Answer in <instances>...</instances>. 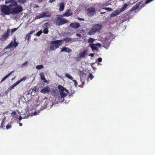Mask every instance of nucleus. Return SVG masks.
Listing matches in <instances>:
<instances>
[{
    "label": "nucleus",
    "instance_id": "1",
    "mask_svg": "<svg viewBox=\"0 0 155 155\" xmlns=\"http://www.w3.org/2000/svg\"><path fill=\"white\" fill-rule=\"evenodd\" d=\"M8 2L11 4L10 6L11 7V14H17L23 11L22 6L20 5H19L16 0H9Z\"/></svg>",
    "mask_w": 155,
    "mask_h": 155
},
{
    "label": "nucleus",
    "instance_id": "2",
    "mask_svg": "<svg viewBox=\"0 0 155 155\" xmlns=\"http://www.w3.org/2000/svg\"><path fill=\"white\" fill-rule=\"evenodd\" d=\"M63 43V40H57L52 41L50 42V45L49 48L50 51H54L56 49L59 48Z\"/></svg>",
    "mask_w": 155,
    "mask_h": 155
},
{
    "label": "nucleus",
    "instance_id": "3",
    "mask_svg": "<svg viewBox=\"0 0 155 155\" xmlns=\"http://www.w3.org/2000/svg\"><path fill=\"white\" fill-rule=\"evenodd\" d=\"M102 27V25L101 24H94L93 25L92 28L89 30L87 34L90 35H94L96 32H99Z\"/></svg>",
    "mask_w": 155,
    "mask_h": 155
},
{
    "label": "nucleus",
    "instance_id": "4",
    "mask_svg": "<svg viewBox=\"0 0 155 155\" xmlns=\"http://www.w3.org/2000/svg\"><path fill=\"white\" fill-rule=\"evenodd\" d=\"M11 3L8 5H2L1 6V12L6 15H8L11 14Z\"/></svg>",
    "mask_w": 155,
    "mask_h": 155
},
{
    "label": "nucleus",
    "instance_id": "5",
    "mask_svg": "<svg viewBox=\"0 0 155 155\" xmlns=\"http://www.w3.org/2000/svg\"><path fill=\"white\" fill-rule=\"evenodd\" d=\"M58 88L59 90V93L61 97L64 98L67 94L64 92L68 93V90L65 88H64L61 85H59L58 86Z\"/></svg>",
    "mask_w": 155,
    "mask_h": 155
},
{
    "label": "nucleus",
    "instance_id": "6",
    "mask_svg": "<svg viewBox=\"0 0 155 155\" xmlns=\"http://www.w3.org/2000/svg\"><path fill=\"white\" fill-rule=\"evenodd\" d=\"M51 15V12L48 11H46L43 12L41 14H40L36 16L35 18V20L40 19L44 17H49Z\"/></svg>",
    "mask_w": 155,
    "mask_h": 155
},
{
    "label": "nucleus",
    "instance_id": "7",
    "mask_svg": "<svg viewBox=\"0 0 155 155\" xmlns=\"http://www.w3.org/2000/svg\"><path fill=\"white\" fill-rule=\"evenodd\" d=\"M68 21L64 18H58V19L55 21L54 23L56 25L60 26L68 23Z\"/></svg>",
    "mask_w": 155,
    "mask_h": 155
},
{
    "label": "nucleus",
    "instance_id": "8",
    "mask_svg": "<svg viewBox=\"0 0 155 155\" xmlns=\"http://www.w3.org/2000/svg\"><path fill=\"white\" fill-rule=\"evenodd\" d=\"M16 39L15 38H14V41H11L9 44L7 45L5 48V49H7L8 48H15L18 45V43L16 41Z\"/></svg>",
    "mask_w": 155,
    "mask_h": 155
},
{
    "label": "nucleus",
    "instance_id": "9",
    "mask_svg": "<svg viewBox=\"0 0 155 155\" xmlns=\"http://www.w3.org/2000/svg\"><path fill=\"white\" fill-rule=\"evenodd\" d=\"M87 49L80 52L79 55L76 58V60L78 61H80L81 58L85 57V56L87 54Z\"/></svg>",
    "mask_w": 155,
    "mask_h": 155
},
{
    "label": "nucleus",
    "instance_id": "10",
    "mask_svg": "<svg viewBox=\"0 0 155 155\" xmlns=\"http://www.w3.org/2000/svg\"><path fill=\"white\" fill-rule=\"evenodd\" d=\"M10 29L9 28L7 29L6 32L2 35L0 38V40L1 41H5L6 40L10 35Z\"/></svg>",
    "mask_w": 155,
    "mask_h": 155
},
{
    "label": "nucleus",
    "instance_id": "11",
    "mask_svg": "<svg viewBox=\"0 0 155 155\" xmlns=\"http://www.w3.org/2000/svg\"><path fill=\"white\" fill-rule=\"evenodd\" d=\"M87 15L90 17L93 16L96 13L95 8L93 7L89 8L87 10Z\"/></svg>",
    "mask_w": 155,
    "mask_h": 155
},
{
    "label": "nucleus",
    "instance_id": "12",
    "mask_svg": "<svg viewBox=\"0 0 155 155\" xmlns=\"http://www.w3.org/2000/svg\"><path fill=\"white\" fill-rule=\"evenodd\" d=\"M51 91L50 88L48 86L41 90L40 92L43 94H48Z\"/></svg>",
    "mask_w": 155,
    "mask_h": 155
},
{
    "label": "nucleus",
    "instance_id": "13",
    "mask_svg": "<svg viewBox=\"0 0 155 155\" xmlns=\"http://www.w3.org/2000/svg\"><path fill=\"white\" fill-rule=\"evenodd\" d=\"M73 13L71 11L70 9H68L65 13L63 14L61 16L62 17H68L70 16H71L72 15Z\"/></svg>",
    "mask_w": 155,
    "mask_h": 155
},
{
    "label": "nucleus",
    "instance_id": "14",
    "mask_svg": "<svg viewBox=\"0 0 155 155\" xmlns=\"http://www.w3.org/2000/svg\"><path fill=\"white\" fill-rule=\"evenodd\" d=\"M69 26L71 28L76 29L80 27V24L79 23H77L76 22H73L71 23L70 24Z\"/></svg>",
    "mask_w": 155,
    "mask_h": 155
},
{
    "label": "nucleus",
    "instance_id": "15",
    "mask_svg": "<svg viewBox=\"0 0 155 155\" xmlns=\"http://www.w3.org/2000/svg\"><path fill=\"white\" fill-rule=\"evenodd\" d=\"M99 45H100V44H98V43H97L96 44H94V43H91V44H89V46L91 48L92 50V51L97 50L98 49V48L96 46L97 45L99 46Z\"/></svg>",
    "mask_w": 155,
    "mask_h": 155
},
{
    "label": "nucleus",
    "instance_id": "16",
    "mask_svg": "<svg viewBox=\"0 0 155 155\" xmlns=\"http://www.w3.org/2000/svg\"><path fill=\"white\" fill-rule=\"evenodd\" d=\"M65 77L71 80H72L73 81L74 83V85L76 87H77L78 85V82L75 80H73V78L71 75L68 74H65Z\"/></svg>",
    "mask_w": 155,
    "mask_h": 155
},
{
    "label": "nucleus",
    "instance_id": "17",
    "mask_svg": "<svg viewBox=\"0 0 155 155\" xmlns=\"http://www.w3.org/2000/svg\"><path fill=\"white\" fill-rule=\"evenodd\" d=\"M71 50L68 47L63 48L60 51V52L61 53L63 52H66L68 53H70L71 52Z\"/></svg>",
    "mask_w": 155,
    "mask_h": 155
},
{
    "label": "nucleus",
    "instance_id": "18",
    "mask_svg": "<svg viewBox=\"0 0 155 155\" xmlns=\"http://www.w3.org/2000/svg\"><path fill=\"white\" fill-rule=\"evenodd\" d=\"M14 72V71L13 70L10 72H9L8 74L6 75L5 77H4L1 80V81L0 82V83H2V82L4 81L6 78H8V77L13 72Z\"/></svg>",
    "mask_w": 155,
    "mask_h": 155
},
{
    "label": "nucleus",
    "instance_id": "19",
    "mask_svg": "<svg viewBox=\"0 0 155 155\" xmlns=\"http://www.w3.org/2000/svg\"><path fill=\"white\" fill-rule=\"evenodd\" d=\"M64 4L62 2H61L59 5V11L60 12H62L64 10Z\"/></svg>",
    "mask_w": 155,
    "mask_h": 155
},
{
    "label": "nucleus",
    "instance_id": "20",
    "mask_svg": "<svg viewBox=\"0 0 155 155\" xmlns=\"http://www.w3.org/2000/svg\"><path fill=\"white\" fill-rule=\"evenodd\" d=\"M35 32V30L34 31H31L29 33H28V34H27L26 36L25 37H28V41H29L31 37V35L34 32Z\"/></svg>",
    "mask_w": 155,
    "mask_h": 155
},
{
    "label": "nucleus",
    "instance_id": "21",
    "mask_svg": "<svg viewBox=\"0 0 155 155\" xmlns=\"http://www.w3.org/2000/svg\"><path fill=\"white\" fill-rule=\"evenodd\" d=\"M64 41H65L66 42H68L71 41L72 40V38L68 37L65 38L63 40Z\"/></svg>",
    "mask_w": 155,
    "mask_h": 155
},
{
    "label": "nucleus",
    "instance_id": "22",
    "mask_svg": "<svg viewBox=\"0 0 155 155\" xmlns=\"http://www.w3.org/2000/svg\"><path fill=\"white\" fill-rule=\"evenodd\" d=\"M128 5L127 4H125L122 7L120 12H122L125 10L127 8Z\"/></svg>",
    "mask_w": 155,
    "mask_h": 155
},
{
    "label": "nucleus",
    "instance_id": "23",
    "mask_svg": "<svg viewBox=\"0 0 155 155\" xmlns=\"http://www.w3.org/2000/svg\"><path fill=\"white\" fill-rule=\"evenodd\" d=\"M139 7L138 5H135L132 7V8L131 9V10L132 11H134L138 9Z\"/></svg>",
    "mask_w": 155,
    "mask_h": 155
},
{
    "label": "nucleus",
    "instance_id": "24",
    "mask_svg": "<svg viewBox=\"0 0 155 155\" xmlns=\"http://www.w3.org/2000/svg\"><path fill=\"white\" fill-rule=\"evenodd\" d=\"M95 41V39L92 38H90L87 40L88 43H92Z\"/></svg>",
    "mask_w": 155,
    "mask_h": 155
},
{
    "label": "nucleus",
    "instance_id": "25",
    "mask_svg": "<svg viewBox=\"0 0 155 155\" xmlns=\"http://www.w3.org/2000/svg\"><path fill=\"white\" fill-rule=\"evenodd\" d=\"M48 28H44L43 30V32L45 34H47L48 33Z\"/></svg>",
    "mask_w": 155,
    "mask_h": 155
},
{
    "label": "nucleus",
    "instance_id": "26",
    "mask_svg": "<svg viewBox=\"0 0 155 155\" xmlns=\"http://www.w3.org/2000/svg\"><path fill=\"white\" fill-rule=\"evenodd\" d=\"M5 121L4 120H2V122L1 123V127L2 128H3L5 127Z\"/></svg>",
    "mask_w": 155,
    "mask_h": 155
},
{
    "label": "nucleus",
    "instance_id": "27",
    "mask_svg": "<svg viewBox=\"0 0 155 155\" xmlns=\"http://www.w3.org/2000/svg\"><path fill=\"white\" fill-rule=\"evenodd\" d=\"M43 68L44 66L42 64L37 65L36 67V68L38 69H40Z\"/></svg>",
    "mask_w": 155,
    "mask_h": 155
},
{
    "label": "nucleus",
    "instance_id": "28",
    "mask_svg": "<svg viewBox=\"0 0 155 155\" xmlns=\"http://www.w3.org/2000/svg\"><path fill=\"white\" fill-rule=\"evenodd\" d=\"M40 77L41 79L42 80H44L45 78L44 74L43 72H42L40 74Z\"/></svg>",
    "mask_w": 155,
    "mask_h": 155
},
{
    "label": "nucleus",
    "instance_id": "29",
    "mask_svg": "<svg viewBox=\"0 0 155 155\" xmlns=\"http://www.w3.org/2000/svg\"><path fill=\"white\" fill-rule=\"evenodd\" d=\"M26 79V77H23L22 78L20 79V80L19 81H18L19 83H20L22 81H25Z\"/></svg>",
    "mask_w": 155,
    "mask_h": 155
},
{
    "label": "nucleus",
    "instance_id": "30",
    "mask_svg": "<svg viewBox=\"0 0 155 155\" xmlns=\"http://www.w3.org/2000/svg\"><path fill=\"white\" fill-rule=\"evenodd\" d=\"M109 36L108 37L110 39H112L114 37V35L111 32L109 34Z\"/></svg>",
    "mask_w": 155,
    "mask_h": 155
},
{
    "label": "nucleus",
    "instance_id": "31",
    "mask_svg": "<svg viewBox=\"0 0 155 155\" xmlns=\"http://www.w3.org/2000/svg\"><path fill=\"white\" fill-rule=\"evenodd\" d=\"M42 33V31L41 30H40L39 31H38V32L36 34V35L38 36H40V35Z\"/></svg>",
    "mask_w": 155,
    "mask_h": 155
},
{
    "label": "nucleus",
    "instance_id": "32",
    "mask_svg": "<svg viewBox=\"0 0 155 155\" xmlns=\"http://www.w3.org/2000/svg\"><path fill=\"white\" fill-rule=\"evenodd\" d=\"M102 9L107 10L109 11H112V9L110 8H102Z\"/></svg>",
    "mask_w": 155,
    "mask_h": 155
},
{
    "label": "nucleus",
    "instance_id": "33",
    "mask_svg": "<svg viewBox=\"0 0 155 155\" xmlns=\"http://www.w3.org/2000/svg\"><path fill=\"white\" fill-rule=\"evenodd\" d=\"M94 77V76L91 73L88 76V78H90L91 80Z\"/></svg>",
    "mask_w": 155,
    "mask_h": 155
},
{
    "label": "nucleus",
    "instance_id": "34",
    "mask_svg": "<svg viewBox=\"0 0 155 155\" xmlns=\"http://www.w3.org/2000/svg\"><path fill=\"white\" fill-rule=\"evenodd\" d=\"M17 28H13L11 30H10V31H11V32L12 33H13L15 32V31L17 30Z\"/></svg>",
    "mask_w": 155,
    "mask_h": 155
},
{
    "label": "nucleus",
    "instance_id": "35",
    "mask_svg": "<svg viewBox=\"0 0 155 155\" xmlns=\"http://www.w3.org/2000/svg\"><path fill=\"white\" fill-rule=\"evenodd\" d=\"M12 127V126L10 124H8L6 125V128L7 129H8Z\"/></svg>",
    "mask_w": 155,
    "mask_h": 155
},
{
    "label": "nucleus",
    "instance_id": "36",
    "mask_svg": "<svg viewBox=\"0 0 155 155\" xmlns=\"http://www.w3.org/2000/svg\"><path fill=\"white\" fill-rule=\"evenodd\" d=\"M19 84V83L18 81H17L14 84H13V86L15 87Z\"/></svg>",
    "mask_w": 155,
    "mask_h": 155
},
{
    "label": "nucleus",
    "instance_id": "37",
    "mask_svg": "<svg viewBox=\"0 0 155 155\" xmlns=\"http://www.w3.org/2000/svg\"><path fill=\"white\" fill-rule=\"evenodd\" d=\"M119 12H118V11H115L114 12H113V13L116 16L119 13Z\"/></svg>",
    "mask_w": 155,
    "mask_h": 155
},
{
    "label": "nucleus",
    "instance_id": "38",
    "mask_svg": "<svg viewBox=\"0 0 155 155\" xmlns=\"http://www.w3.org/2000/svg\"><path fill=\"white\" fill-rule=\"evenodd\" d=\"M153 0H147L146 1L145 3L147 4H148L151 2Z\"/></svg>",
    "mask_w": 155,
    "mask_h": 155
},
{
    "label": "nucleus",
    "instance_id": "39",
    "mask_svg": "<svg viewBox=\"0 0 155 155\" xmlns=\"http://www.w3.org/2000/svg\"><path fill=\"white\" fill-rule=\"evenodd\" d=\"M44 25L46 27L50 26V24L48 22H46L44 24Z\"/></svg>",
    "mask_w": 155,
    "mask_h": 155
},
{
    "label": "nucleus",
    "instance_id": "40",
    "mask_svg": "<svg viewBox=\"0 0 155 155\" xmlns=\"http://www.w3.org/2000/svg\"><path fill=\"white\" fill-rule=\"evenodd\" d=\"M97 60L98 62H101L102 61V58H99L97 59Z\"/></svg>",
    "mask_w": 155,
    "mask_h": 155
},
{
    "label": "nucleus",
    "instance_id": "41",
    "mask_svg": "<svg viewBox=\"0 0 155 155\" xmlns=\"http://www.w3.org/2000/svg\"><path fill=\"white\" fill-rule=\"evenodd\" d=\"M26 1V0H19V1L22 3H24Z\"/></svg>",
    "mask_w": 155,
    "mask_h": 155
},
{
    "label": "nucleus",
    "instance_id": "42",
    "mask_svg": "<svg viewBox=\"0 0 155 155\" xmlns=\"http://www.w3.org/2000/svg\"><path fill=\"white\" fill-rule=\"evenodd\" d=\"M78 20H80V21H84L85 20L84 18H78Z\"/></svg>",
    "mask_w": 155,
    "mask_h": 155
},
{
    "label": "nucleus",
    "instance_id": "43",
    "mask_svg": "<svg viewBox=\"0 0 155 155\" xmlns=\"http://www.w3.org/2000/svg\"><path fill=\"white\" fill-rule=\"evenodd\" d=\"M94 53H91V54H90L89 55V56H91V57H94Z\"/></svg>",
    "mask_w": 155,
    "mask_h": 155
},
{
    "label": "nucleus",
    "instance_id": "44",
    "mask_svg": "<svg viewBox=\"0 0 155 155\" xmlns=\"http://www.w3.org/2000/svg\"><path fill=\"white\" fill-rule=\"evenodd\" d=\"M116 15H115L113 13H111L110 14V17H114Z\"/></svg>",
    "mask_w": 155,
    "mask_h": 155
},
{
    "label": "nucleus",
    "instance_id": "45",
    "mask_svg": "<svg viewBox=\"0 0 155 155\" xmlns=\"http://www.w3.org/2000/svg\"><path fill=\"white\" fill-rule=\"evenodd\" d=\"M16 114V113L15 111H13L12 113V115L13 114V115H15Z\"/></svg>",
    "mask_w": 155,
    "mask_h": 155
},
{
    "label": "nucleus",
    "instance_id": "46",
    "mask_svg": "<svg viewBox=\"0 0 155 155\" xmlns=\"http://www.w3.org/2000/svg\"><path fill=\"white\" fill-rule=\"evenodd\" d=\"M76 35L77 36H78V37H81V34H79V33L76 34Z\"/></svg>",
    "mask_w": 155,
    "mask_h": 155
},
{
    "label": "nucleus",
    "instance_id": "47",
    "mask_svg": "<svg viewBox=\"0 0 155 155\" xmlns=\"http://www.w3.org/2000/svg\"><path fill=\"white\" fill-rule=\"evenodd\" d=\"M28 63V61H26L25 63H23L22 64V65H25L26 64H27Z\"/></svg>",
    "mask_w": 155,
    "mask_h": 155
},
{
    "label": "nucleus",
    "instance_id": "48",
    "mask_svg": "<svg viewBox=\"0 0 155 155\" xmlns=\"http://www.w3.org/2000/svg\"><path fill=\"white\" fill-rule=\"evenodd\" d=\"M55 1V0H50L49 2L51 3H52L53 2Z\"/></svg>",
    "mask_w": 155,
    "mask_h": 155
},
{
    "label": "nucleus",
    "instance_id": "49",
    "mask_svg": "<svg viewBox=\"0 0 155 155\" xmlns=\"http://www.w3.org/2000/svg\"><path fill=\"white\" fill-rule=\"evenodd\" d=\"M22 119V117L20 116L19 117V119L20 121Z\"/></svg>",
    "mask_w": 155,
    "mask_h": 155
},
{
    "label": "nucleus",
    "instance_id": "50",
    "mask_svg": "<svg viewBox=\"0 0 155 155\" xmlns=\"http://www.w3.org/2000/svg\"><path fill=\"white\" fill-rule=\"evenodd\" d=\"M44 80V81L45 83H47V80H46V79H45V78L44 80Z\"/></svg>",
    "mask_w": 155,
    "mask_h": 155
},
{
    "label": "nucleus",
    "instance_id": "51",
    "mask_svg": "<svg viewBox=\"0 0 155 155\" xmlns=\"http://www.w3.org/2000/svg\"><path fill=\"white\" fill-rule=\"evenodd\" d=\"M105 12H101V14H103L105 13Z\"/></svg>",
    "mask_w": 155,
    "mask_h": 155
},
{
    "label": "nucleus",
    "instance_id": "52",
    "mask_svg": "<svg viewBox=\"0 0 155 155\" xmlns=\"http://www.w3.org/2000/svg\"><path fill=\"white\" fill-rule=\"evenodd\" d=\"M93 68V69L94 70H95V69H96V68H95V67H92Z\"/></svg>",
    "mask_w": 155,
    "mask_h": 155
},
{
    "label": "nucleus",
    "instance_id": "53",
    "mask_svg": "<svg viewBox=\"0 0 155 155\" xmlns=\"http://www.w3.org/2000/svg\"><path fill=\"white\" fill-rule=\"evenodd\" d=\"M82 84H83V85H84V81H83V82H82Z\"/></svg>",
    "mask_w": 155,
    "mask_h": 155
},
{
    "label": "nucleus",
    "instance_id": "54",
    "mask_svg": "<svg viewBox=\"0 0 155 155\" xmlns=\"http://www.w3.org/2000/svg\"><path fill=\"white\" fill-rule=\"evenodd\" d=\"M15 87L14 86H13L12 85V88H13V87Z\"/></svg>",
    "mask_w": 155,
    "mask_h": 155
},
{
    "label": "nucleus",
    "instance_id": "55",
    "mask_svg": "<svg viewBox=\"0 0 155 155\" xmlns=\"http://www.w3.org/2000/svg\"><path fill=\"white\" fill-rule=\"evenodd\" d=\"M20 126H21V124H20Z\"/></svg>",
    "mask_w": 155,
    "mask_h": 155
},
{
    "label": "nucleus",
    "instance_id": "56",
    "mask_svg": "<svg viewBox=\"0 0 155 155\" xmlns=\"http://www.w3.org/2000/svg\"><path fill=\"white\" fill-rule=\"evenodd\" d=\"M74 93H75L74 91Z\"/></svg>",
    "mask_w": 155,
    "mask_h": 155
},
{
    "label": "nucleus",
    "instance_id": "57",
    "mask_svg": "<svg viewBox=\"0 0 155 155\" xmlns=\"http://www.w3.org/2000/svg\"><path fill=\"white\" fill-rule=\"evenodd\" d=\"M1 127L0 126V128H1Z\"/></svg>",
    "mask_w": 155,
    "mask_h": 155
},
{
    "label": "nucleus",
    "instance_id": "58",
    "mask_svg": "<svg viewBox=\"0 0 155 155\" xmlns=\"http://www.w3.org/2000/svg\"><path fill=\"white\" fill-rule=\"evenodd\" d=\"M1 104V103L0 102V104Z\"/></svg>",
    "mask_w": 155,
    "mask_h": 155
}]
</instances>
